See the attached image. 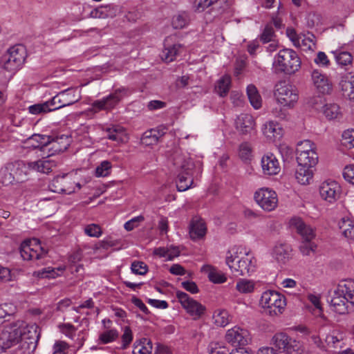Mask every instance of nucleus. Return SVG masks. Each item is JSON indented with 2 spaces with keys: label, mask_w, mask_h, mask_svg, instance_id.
I'll list each match as a JSON object with an SVG mask.
<instances>
[{
  "label": "nucleus",
  "mask_w": 354,
  "mask_h": 354,
  "mask_svg": "<svg viewBox=\"0 0 354 354\" xmlns=\"http://www.w3.org/2000/svg\"><path fill=\"white\" fill-rule=\"evenodd\" d=\"M274 97L277 103L281 106V108L273 109L272 110V115L280 120H288L289 114L284 108L292 109L295 107L299 99L297 89L286 82H280L275 85Z\"/></svg>",
  "instance_id": "nucleus-1"
},
{
  "label": "nucleus",
  "mask_w": 354,
  "mask_h": 354,
  "mask_svg": "<svg viewBox=\"0 0 354 354\" xmlns=\"http://www.w3.org/2000/svg\"><path fill=\"white\" fill-rule=\"evenodd\" d=\"M301 66V60L297 53L289 48L279 51L275 55L272 68L275 73L292 74L297 71Z\"/></svg>",
  "instance_id": "nucleus-2"
},
{
  "label": "nucleus",
  "mask_w": 354,
  "mask_h": 354,
  "mask_svg": "<svg viewBox=\"0 0 354 354\" xmlns=\"http://www.w3.org/2000/svg\"><path fill=\"white\" fill-rule=\"evenodd\" d=\"M174 165L180 169L176 187L179 192H184L190 188L193 183L192 170L194 163L189 158L177 156L174 158Z\"/></svg>",
  "instance_id": "nucleus-3"
},
{
  "label": "nucleus",
  "mask_w": 354,
  "mask_h": 354,
  "mask_svg": "<svg viewBox=\"0 0 354 354\" xmlns=\"http://www.w3.org/2000/svg\"><path fill=\"white\" fill-rule=\"evenodd\" d=\"M25 326L24 322L17 320L3 327L0 333V345L2 348L8 349L18 344H21V331Z\"/></svg>",
  "instance_id": "nucleus-4"
},
{
  "label": "nucleus",
  "mask_w": 354,
  "mask_h": 354,
  "mask_svg": "<svg viewBox=\"0 0 354 354\" xmlns=\"http://www.w3.org/2000/svg\"><path fill=\"white\" fill-rule=\"evenodd\" d=\"M24 325L21 331V344L19 346V348L24 354H31L37 346L41 328L35 324H28L24 322Z\"/></svg>",
  "instance_id": "nucleus-5"
},
{
  "label": "nucleus",
  "mask_w": 354,
  "mask_h": 354,
  "mask_svg": "<svg viewBox=\"0 0 354 354\" xmlns=\"http://www.w3.org/2000/svg\"><path fill=\"white\" fill-rule=\"evenodd\" d=\"M260 302L266 313L270 316L281 314L286 304L285 297L274 290L264 292Z\"/></svg>",
  "instance_id": "nucleus-6"
},
{
  "label": "nucleus",
  "mask_w": 354,
  "mask_h": 354,
  "mask_svg": "<svg viewBox=\"0 0 354 354\" xmlns=\"http://www.w3.org/2000/svg\"><path fill=\"white\" fill-rule=\"evenodd\" d=\"M296 153L299 165L315 167L318 162L316 145L309 140L300 141L297 144Z\"/></svg>",
  "instance_id": "nucleus-7"
},
{
  "label": "nucleus",
  "mask_w": 354,
  "mask_h": 354,
  "mask_svg": "<svg viewBox=\"0 0 354 354\" xmlns=\"http://www.w3.org/2000/svg\"><path fill=\"white\" fill-rule=\"evenodd\" d=\"M26 57V50L21 44L11 46L5 55L3 68L9 72H15L24 64Z\"/></svg>",
  "instance_id": "nucleus-8"
},
{
  "label": "nucleus",
  "mask_w": 354,
  "mask_h": 354,
  "mask_svg": "<svg viewBox=\"0 0 354 354\" xmlns=\"http://www.w3.org/2000/svg\"><path fill=\"white\" fill-rule=\"evenodd\" d=\"M242 250L241 246L235 245L228 251L226 257V263L235 276L245 275L250 270L251 261L248 258H241L236 263H234V259L238 257V253L241 254Z\"/></svg>",
  "instance_id": "nucleus-9"
},
{
  "label": "nucleus",
  "mask_w": 354,
  "mask_h": 354,
  "mask_svg": "<svg viewBox=\"0 0 354 354\" xmlns=\"http://www.w3.org/2000/svg\"><path fill=\"white\" fill-rule=\"evenodd\" d=\"M53 156L48 154L47 157L43 158L40 160L33 162H19L18 163V168L21 169V171L25 170L27 174L28 171H35L44 174H48L51 171L53 167H56L57 162L52 158Z\"/></svg>",
  "instance_id": "nucleus-10"
},
{
  "label": "nucleus",
  "mask_w": 354,
  "mask_h": 354,
  "mask_svg": "<svg viewBox=\"0 0 354 354\" xmlns=\"http://www.w3.org/2000/svg\"><path fill=\"white\" fill-rule=\"evenodd\" d=\"M256 203L265 211L271 212L278 205L277 193L272 189L263 187L254 193Z\"/></svg>",
  "instance_id": "nucleus-11"
},
{
  "label": "nucleus",
  "mask_w": 354,
  "mask_h": 354,
  "mask_svg": "<svg viewBox=\"0 0 354 354\" xmlns=\"http://www.w3.org/2000/svg\"><path fill=\"white\" fill-rule=\"evenodd\" d=\"M286 35L295 47L302 50H313L316 48L315 37L313 34H297L294 28H288Z\"/></svg>",
  "instance_id": "nucleus-12"
},
{
  "label": "nucleus",
  "mask_w": 354,
  "mask_h": 354,
  "mask_svg": "<svg viewBox=\"0 0 354 354\" xmlns=\"http://www.w3.org/2000/svg\"><path fill=\"white\" fill-rule=\"evenodd\" d=\"M127 94L128 91L124 88L116 89L107 97L95 101L92 104V110L95 112L101 110H111L113 109L124 96L127 95Z\"/></svg>",
  "instance_id": "nucleus-13"
},
{
  "label": "nucleus",
  "mask_w": 354,
  "mask_h": 354,
  "mask_svg": "<svg viewBox=\"0 0 354 354\" xmlns=\"http://www.w3.org/2000/svg\"><path fill=\"white\" fill-rule=\"evenodd\" d=\"M176 297L187 313L194 317V319H199L205 313V307L191 298L187 293L177 291Z\"/></svg>",
  "instance_id": "nucleus-14"
},
{
  "label": "nucleus",
  "mask_w": 354,
  "mask_h": 354,
  "mask_svg": "<svg viewBox=\"0 0 354 354\" xmlns=\"http://www.w3.org/2000/svg\"><path fill=\"white\" fill-rule=\"evenodd\" d=\"M272 344L287 354H299V343L286 333H276L272 338Z\"/></svg>",
  "instance_id": "nucleus-15"
},
{
  "label": "nucleus",
  "mask_w": 354,
  "mask_h": 354,
  "mask_svg": "<svg viewBox=\"0 0 354 354\" xmlns=\"http://www.w3.org/2000/svg\"><path fill=\"white\" fill-rule=\"evenodd\" d=\"M341 192L340 185L335 180H325L319 186L321 198L330 204L334 203L339 198Z\"/></svg>",
  "instance_id": "nucleus-16"
},
{
  "label": "nucleus",
  "mask_w": 354,
  "mask_h": 354,
  "mask_svg": "<svg viewBox=\"0 0 354 354\" xmlns=\"http://www.w3.org/2000/svg\"><path fill=\"white\" fill-rule=\"evenodd\" d=\"M225 340L233 346L244 347L251 342L252 337L247 329L234 326L227 330Z\"/></svg>",
  "instance_id": "nucleus-17"
},
{
  "label": "nucleus",
  "mask_w": 354,
  "mask_h": 354,
  "mask_svg": "<svg viewBox=\"0 0 354 354\" xmlns=\"http://www.w3.org/2000/svg\"><path fill=\"white\" fill-rule=\"evenodd\" d=\"M46 142L41 147L43 151L48 150L49 154L53 156L54 154L64 151L69 147L71 138L66 135H61L49 140L47 138Z\"/></svg>",
  "instance_id": "nucleus-18"
},
{
  "label": "nucleus",
  "mask_w": 354,
  "mask_h": 354,
  "mask_svg": "<svg viewBox=\"0 0 354 354\" xmlns=\"http://www.w3.org/2000/svg\"><path fill=\"white\" fill-rule=\"evenodd\" d=\"M11 163L7 165L5 167L1 168L0 170V183L3 185H8L13 183L17 178V180H22L24 175H26L25 170L21 171V169L18 168V163Z\"/></svg>",
  "instance_id": "nucleus-19"
},
{
  "label": "nucleus",
  "mask_w": 354,
  "mask_h": 354,
  "mask_svg": "<svg viewBox=\"0 0 354 354\" xmlns=\"http://www.w3.org/2000/svg\"><path fill=\"white\" fill-rule=\"evenodd\" d=\"M263 135L270 142L279 141L284 134L281 124L272 120L266 121L261 127Z\"/></svg>",
  "instance_id": "nucleus-20"
},
{
  "label": "nucleus",
  "mask_w": 354,
  "mask_h": 354,
  "mask_svg": "<svg viewBox=\"0 0 354 354\" xmlns=\"http://www.w3.org/2000/svg\"><path fill=\"white\" fill-rule=\"evenodd\" d=\"M290 225L307 242L313 241L316 236L315 230L306 225L301 218L294 217L290 221Z\"/></svg>",
  "instance_id": "nucleus-21"
},
{
  "label": "nucleus",
  "mask_w": 354,
  "mask_h": 354,
  "mask_svg": "<svg viewBox=\"0 0 354 354\" xmlns=\"http://www.w3.org/2000/svg\"><path fill=\"white\" fill-rule=\"evenodd\" d=\"M263 173L265 175L272 176L278 174L281 171V165L277 157L271 153L265 154L261 160Z\"/></svg>",
  "instance_id": "nucleus-22"
},
{
  "label": "nucleus",
  "mask_w": 354,
  "mask_h": 354,
  "mask_svg": "<svg viewBox=\"0 0 354 354\" xmlns=\"http://www.w3.org/2000/svg\"><path fill=\"white\" fill-rule=\"evenodd\" d=\"M20 254L24 260L42 259L47 253V249L41 245H20Z\"/></svg>",
  "instance_id": "nucleus-23"
},
{
  "label": "nucleus",
  "mask_w": 354,
  "mask_h": 354,
  "mask_svg": "<svg viewBox=\"0 0 354 354\" xmlns=\"http://www.w3.org/2000/svg\"><path fill=\"white\" fill-rule=\"evenodd\" d=\"M312 80L317 91L322 94H329L333 91V84L328 77L318 70L312 73Z\"/></svg>",
  "instance_id": "nucleus-24"
},
{
  "label": "nucleus",
  "mask_w": 354,
  "mask_h": 354,
  "mask_svg": "<svg viewBox=\"0 0 354 354\" xmlns=\"http://www.w3.org/2000/svg\"><path fill=\"white\" fill-rule=\"evenodd\" d=\"M205 221L198 216L194 217L189 224V236L192 241H201L207 233Z\"/></svg>",
  "instance_id": "nucleus-25"
},
{
  "label": "nucleus",
  "mask_w": 354,
  "mask_h": 354,
  "mask_svg": "<svg viewBox=\"0 0 354 354\" xmlns=\"http://www.w3.org/2000/svg\"><path fill=\"white\" fill-rule=\"evenodd\" d=\"M236 129L243 134L250 133L255 127L253 117L248 113H241L235 122Z\"/></svg>",
  "instance_id": "nucleus-26"
},
{
  "label": "nucleus",
  "mask_w": 354,
  "mask_h": 354,
  "mask_svg": "<svg viewBox=\"0 0 354 354\" xmlns=\"http://www.w3.org/2000/svg\"><path fill=\"white\" fill-rule=\"evenodd\" d=\"M337 288V295H344L347 302L354 305V280H343L338 283Z\"/></svg>",
  "instance_id": "nucleus-27"
},
{
  "label": "nucleus",
  "mask_w": 354,
  "mask_h": 354,
  "mask_svg": "<svg viewBox=\"0 0 354 354\" xmlns=\"http://www.w3.org/2000/svg\"><path fill=\"white\" fill-rule=\"evenodd\" d=\"M313 167L298 164L295 176L299 184L306 185H310L313 182L314 175Z\"/></svg>",
  "instance_id": "nucleus-28"
},
{
  "label": "nucleus",
  "mask_w": 354,
  "mask_h": 354,
  "mask_svg": "<svg viewBox=\"0 0 354 354\" xmlns=\"http://www.w3.org/2000/svg\"><path fill=\"white\" fill-rule=\"evenodd\" d=\"M338 226L342 234L348 239L354 240V218L350 214L344 216L339 221Z\"/></svg>",
  "instance_id": "nucleus-29"
},
{
  "label": "nucleus",
  "mask_w": 354,
  "mask_h": 354,
  "mask_svg": "<svg viewBox=\"0 0 354 354\" xmlns=\"http://www.w3.org/2000/svg\"><path fill=\"white\" fill-rule=\"evenodd\" d=\"M347 301L344 295H337V288L334 291L333 296L330 301V306L335 312L344 315L348 312Z\"/></svg>",
  "instance_id": "nucleus-30"
},
{
  "label": "nucleus",
  "mask_w": 354,
  "mask_h": 354,
  "mask_svg": "<svg viewBox=\"0 0 354 354\" xmlns=\"http://www.w3.org/2000/svg\"><path fill=\"white\" fill-rule=\"evenodd\" d=\"M107 138L117 142H125L128 140V136L125 129L119 125H113L106 129Z\"/></svg>",
  "instance_id": "nucleus-31"
},
{
  "label": "nucleus",
  "mask_w": 354,
  "mask_h": 354,
  "mask_svg": "<svg viewBox=\"0 0 354 354\" xmlns=\"http://www.w3.org/2000/svg\"><path fill=\"white\" fill-rule=\"evenodd\" d=\"M183 46L180 44H175L169 45L166 40L165 48L162 52V59L166 62H173L176 57L180 53Z\"/></svg>",
  "instance_id": "nucleus-32"
},
{
  "label": "nucleus",
  "mask_w": 354,
  "mask_h": 354,
  "mask_svg": "<svg viewBox=\"0 0 354 354\" xmlns=\"http://www.w3.org/2000/svg\"><path fill=\"white\" fill-rule=\"evenodd\" d=\"M291 251L290 245H276L273 249V256L278 262L286 263L291 257Z\"/></svg>",
  "instance_id": "nucleus-33"
},
{
  "label": "nucleus",
  "mask_w": 354,
  "mask_h": 354,
  "mask_svg": "<svg viewBox=\"0 0 354 354\" xmlns=\"http://www.w3.org/2000/svg\"><path fill=\"white\" fill-rule=\"evenodd\" d=\"M201 271L206 272L209 281L214 283H222L227 280V278L223 273L218 272L210 265L203 266L201 268Z\"/></svg>",
  "instance_id": "nucleus-34"
},
{
  "label": "nucleus",
  "mask_w": 354,
  "mask_h": 354,
  "mask_svg": "<svg viewBox=\"0 0 354 354\" xmlns=\"http://www.w3.org/2000/svg\"><path fill=\"white\" fill-rule=\"evenodd\" d=\"M331 53L334 55L337 64L340 66H348L353 63V56L348 51L339 48L331 51Z\"/></svg>",
  "instance_id": "nucleus-35"
},
{
  "label": "nucleus",
  "mask_w": 354,
  "mask_h": 354,
  "mask_svg": "<svg viewBox=\"0 0 354 354\" xmlns=\"http://www.w3.org/2000/svg\"><path fill=\"white\" fill-rule=\"evenodd\" d=\"M152 348V342L149 339L142 338L135 342L132 353L133 354H151Z\"/></svg>",
  "instance_id": "nucleus-36"
},
{
  "label": "nucleus",
  "mask_w": 354,
  "mask_h": 354,
  "mask_svg": "<svg viewBox=\"0 0 354 354\" xmlns=\"http://www.w3.org/2000/svg\"><path fill=\"white\" fill-rule=\"evenodd\" d=\"M66 106L72 105L81 100V95L76 88H69L60 91Z\"/></svg>",
  "instance_id": "nucleus-37"
},
{
  "label": "nucleus",
  "mask_w": 354,
  "mask_h": 354,
  "mask_svg": "<svg viewBox=\"0 0 354 354\" xmlns=\"http://www.w3.org/2000/svg\"><path fill=\"white\" fill-rule=\"evenodd\" d=\"M246 91L251 105L255 109L261 108L262 105V99L256 86L253 84L248 85Z\"/></svg>",
  "instance_id": "nucleus-38"
},
{
  "label": "nucleus",
  "mask_w": 354,
  "mask_h": 354,
  "mask_svg": "<svg viewBox=\"0 0 354 354\" xmlns=\"http://www.w3.org/2000/svg\"><path fill=\"white\" fill-rule=\"evenodd\" d=\"M339 84L342 95L351 100H354V79L343 78Z\"/></svg>",
  "instance_id": "nucleus-39"
},
{
  "label": "nucleus",
  "mask_w": 354,
  "mask_h": 354,
  "mask_svg": "<svg viewBox=\"0 0 354 354\" xmlns=\"http://www.w3.org/2000/svg\"><path fill=\"white\" fill-rule=\"evenodd\" d=\"M154 254L161 257H165L168 260H171L179 255L180 249L178 246H174L173 245L169 248L167 247H160L154 250Z\"/></svg>",
  "instance_id": "nucleus-40"
},
{
  "label": "nucleus",
  "mask_w": 354,
  "mask_h": 354,
  "mask_svg": "<svg viewBox=\"0 0 354 354\" xmlns=\"http://www.w3.org/2000/svg\"><path fill=\"white\" fill-rule=\"evenodd\" d=\"M230 85V76L225 75L217 81L215 86V91L220 96H225L229 92Z\"/></svg>",
  "instance_id": "nucleus-41"
},
{
  "label": "nucleus",
  "mask_w": 354,
  "mask_h": 354,
  "mask_svg": "<svg viewBox=\"0 0 354 354\" xmlns=\"http://www.w3.org/2000/svg\"><path fill=\"white\" fill-rule=\"evenodd\" d=\"M322 113L328 120L338 119L341 116L339 106L336 104H326L322 108Z\"/></svg>",
  "instance_id": "nucleus-42"
},
{
  "label": "nucleus",
  "mask_w": 354,
  "mask_h": 354,
  "mask_svg": "<svg viewBox=\"0 0 354 354\" xmlns=\"http://www.w3.org/2000/svg\"><path fill=\"white\" fill-rule=\"evenodd\" d=\"M214 323L220 327H225L230 322L229 314L225 310L218 309L213 315Z\"/></svg>",
  "instance_id": "nucleus-43"
},
{
  "label": "nucleus",
  "mask_w": 354,
  "mask_h": 354,
  "mask_svg": "<svg viewBox=\"0 0 354 354\" xmlns=\"http://www.w3.org/2000/svg\"><path fill=\"white\" fill-rule=\"evenodd\" d=\"M255 283L248 279H240L236 286V290L242 294L251 293L254 290Z\"/></svg>",
  "instance_id": "nucleus-44"
},
{
  "label": "nucleus",
  "mask_w": 354,
  "mask_h": 354,
  "mask_svg": "<svg viewBox=\"0 0 354 354\" xmlns=\"http://www.w3.org/2000/svg\"><path fill=\"white\" fill-rule=\"evenodd\" d=\"M64 269L58 268H46L37 272H35L34 274L39 278H55L59 276L60 274L59 272H63Z\"/></svg>",
  "instance_id": "nucleus-45"
},
{
  "label": "nucleus",
  "mask_w": 354,
  "mask_h": 354,
  "mask_svg": "<svg viewBox=\"0 0 354 354\" xmlns=\"http://www.w3.org/2000/svg\"><path fill=\"white\" fill-rule=\"evenodd\" d=\"M188 21V15L186 12H180L174 16L171 24L174 28L181 29L187 25Z\"/></svg>",
  "instance_id": "nucleus-46"
},
{
  "label": "nucleus",
  "mask_w": 354,
  "mask_h": 354,
  "mask_svg": "<svg viewBox=\"0 0 354 354\" xmlns=\"http://www.w3.org/2000/svg\"><path fill=\"white\" fill-rule=\"evenodd\" d=\"M111 163L104 160L96 167L95 175L96 177H106L111 174Z\"/></svg>",
  "instance_id": "nucleus-47"
},
{
  "label": "nucleus",
  "mask_w": 354,
  "mask_h": 354,
  "mask_svg": "<svg viewBox=\"0 0 354 354\" xmlns=\"http://www.w3.org/2000/svg\"><path fill=\"white\" fill-rule=\"evenodd\" d=\"M259 39L263 44H267L270 41H273L274 39H276V35L271 24H267L265 26L259 36Z\"/></svg>",
  "instance_id": "nucleus-48"
},
{
  "label": "nucleus",
  "mask_w": 354,
  "mask_h": 354,
  "mask_svg": "<svg viewBox=\"0 0 354 354\" xmlns=\"http://www.w3.org/2000/svg\"><path fill=\"white\" fill-rule=\"evenodd\" d=\"M66 176V184H64L62 189H58V191H62L63 194H71L81 189V185L79 183H75L72 181L70 176L65 175Z\"/></svg>",
  "instance_id": "nucleus-49"
},
{
  "label": "nucleus",
  "mask_w": 354,
  "mask_h": 354,
  "mask_svg": "<svg viewBox=\"0 0 354 354\" xmlns=\"http://www.w3.org/2000/svg\"><path fill=\"white\" fill-rule=\"evenodd\" d=\"M342 144L348 149L354 148V129L344 131L342 136Z\"/></svg>",
  "instance_id": "nucleus-50"
},
{
  "label": "nucleus",
  "mask_w": 354,
  "mask_h": 354,
  "mask_svg": "<svg viewBox=\"0 0 354 354\" xmlns=\"http://www.w3.org/2000/svg\"><path fill=\"white\" fill-rule=\"evenodd\" d=\"M252 147L248 142H243L239 146V156L243 160H250L252 157Z\"/></svg>",
  "instance_id": "nucleus-51"
},
{
  "label": "nucleus",
  "mask_w": 354,
  "mask_h": 354,
  "mask_svg": "<svg viewBox=\"0 0 354 354\" xmlns=\"http://www.w3.org/2000/svg\"><path fill=\"white\" fill-rule=\"evenodd\" d=\"M144 221L145 217L142 215L135 216L124 224V228L130 232L139 227Z\"/></svg>",
  "instance_id": "nucleus-52"
},
{
  "label": "nucleus",
  "mask_w": 354,
  "mask_h": 354,
  "mask_svg": "<svg viewBox=\"0 0 354 354\" xmlns=\"http://www.w3.org/2000/svg\"><path fill=\"white\" fill-rule=\"evenodd\" d=\"M131 269L133 273L139 275H145L148 272V266L142 261H133L131 263Z\"/></svg>",
  "instance_id": "nucleus-53"
},
{
  "label": "nucleus",
  "mask_w": 354,
  "mask_h": 354,
  "mask_svg": "<svg viewBox=\"0 0 354 354\" xmlns=\"http://www.w3.org/2000/svg\"><path fill=\"white\" fill-rule=\"evenodd\" d=\"M118 337V331L115 329H111L101 333L100 340L104 344H107L114 341Z\"/></svg>",
  "instance_id": "nucleus-54"
},
{
  "label": "nucleus",
  "mask_w": 354,
  "mask_h": 354,
  "mask_svg": "<svg viewBox=\"0 0 354 354\" xmlns=\"http://www.w3.org/2000/svg\"><path fill=\"white\" fill-rule=\"evenodd\" d=\"M66 183L67 182L66 181L65 175L62 176H57L53 180L50 185V189L54 192L63 193L62 191H58V189H62L64 184H66Z\"/></svg>",
  "instance_id": "nucleus-55"
},
{
  "label": "nucleus",
  "mask_w": 354,
  "mask_h": 354,
  "mask_svg": "<svg viewBox=\"0 0 354 354\" xmlns=\"http://www.w3.org/2000/svg\"><path fill=\"white\" fill-rule=\"evenodd\" d=\"M214 3V0H195L193 8L196 12H202Z\"/></svg>",
  "instance_id": "nucleus-56"
},
{
  "label": "nucleus",
  "mask_w": 354,
  "mask_h": 354,
  "mask_svg": "<svg viewBox=\"0 0 354 354\" xmlns=\"http://www.w3.org/2000/svg\"><path fill=\"white\" fill-rule=\"evenodd\" d=\"M84 232L89 236L99 237L102 234V230L100 225L92 223L85 227Z\"/></svg>",
  "instance_id": "nucleus-57"
},
{
  "label": "nucleus",
  "mask_w": 354,
  "mask_h": 354,
  "mask_svg": "<svg viewBox=\"0 0 354 354\" xmlns=\"http://www.w3.org/2000/svg\"><path fill=\"white\" fill-rule=\"evenodd\" d=\"M59 328H60L61 332L65 335L71 339L74 338L77 329L73 325L69 323L62 324L59 326Z\"/></svg>",
  "instance_id": "nucleus-58"
},
{
  "label": "nucleus",
  "mask_w": 354,
  "mask_h": 354,
  "mask_svg": "<svg viewBox=\"0 0 354 354\" xmlns=\"http://www.w3.org/2000/svg\"><path fill=\"white\" fill-rule=\"evenodd\" d=\"M342 175L346 181L354 185V164L346 165L343 169Z\"/></svg>",
  "instance_id": "nucleus-59"
},
{
  "label": "nucleus",
  "mask_w": 354,
  "mask_h": 354,
  "mask_svg": "<svg viewBox=\"0 0 354 354\" xmlns=\"http://www.w3.org/2000/svg\"><path fill=\"white\" fill-rule=\"evenodd\" d=\"M133 339L132 331L129 326H125L124 328V333L122 335V344L121 348L125 349L130 344Z\"/></svg>",
  "instance_id": "nucleus-60"
},
{
  "label": "nucleus",
  "mask_w": 354,
  "mask_h": 354,
  "mask_svg": "<svg viewBox=\"0 0 354 354\" xmlns=\"http://www.w3.org/2000/svg\"><path fill=\"white\" fill-rule=\"evenodd\" d=\"M142 141L147 145L157 142L158 136L156 134V131L154 130H151L149 131L145 132L142 138Z\"/></svg>",
  "instance_id": "nucleus-61"
},
{
  "label": "nucleus",
  "mask_w": 354,
  "mask_h": 354,
  "mask_svg": "<svg viewBox=\"0 0 354 354\" xmlns=\"http://www.w3.org/2000/svg\"><path fill=\"white\" fill-rule=\"evenodd\" d=\"M46 104L45 102L39 103V104H35L33 105H31L28 107V111L31 114L37 115L43 113H48L46 108Z\"/></svg>",
  "instance_id": "nucleus-62"
},
{
  "label": "nucleus",
  "mask_w": 354,
  "mask_h": 354,
  "mask_svg": "<svg viewBox=\"0 0 354 354\" xmlns=\"http://www.w3.org/2000/svg\"><path fill=\"white\" fill-rule=\"evenodd\" d=\"M315 62L322 67H328L330 65V60L324 52H319L315 58Z\"/></svg>",
  "instance_id": "nucleus-63"
},
{
  "label": "nucleus",
  "mask_w": 354,
  "mask_h": 354,
  "mask_svg": "<svg viewBox=\"0 0 354 354\" xmlns=\"http://www.w3.org/2000/svg\"><path fill=\"white\" fill-rule=\"evenodd\" d=\"M54 352L53 354H66L68 345L66 342L58 341L54 344Z\"/></svg>",
  "instance_id": "nucleus-64"
}]
</instances>
